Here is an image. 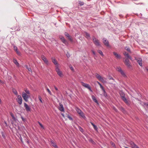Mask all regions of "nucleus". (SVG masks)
Instances as JSON below:
<instances>
[{"mask_svg":"<svg viewBox=\"0 0 148 148\" xmlns=\"http://www.w3.org/2000/svg\"><path fill=\"white\" fill-rule=\"evenodd\" d=\"M85 88L88 89L90 90V91H91V92H92V90L91 89V88L90 86V85H89V84H88L87 86H86V87Z\"/></svg>","mask_w":148,"mask_h":148,"instance_id":"obj_27","label":"nucleus"},{"mask_svg":"<svg viewBox=\"0 0 148 148\" xmlns=\"http://www.w3.org/2000/svg\"><path fill=\"white\" fill-rule=\"evenodd\" d=\"M24 106L25 107L26 111L27 112L30 111L31 110L30 107L28 105L25 103H24Z\"/></svg>","mask_w":148,"mask_h":148,"instance_id":"obj_11","label":"nucleus"},{"mask_svg":"<svg viewBox=\"0 0 148 148\" xmlns=\"http://www.w3.org/2000/svg\"><path fill=\"white\" fill-rule=\"evenodd\" d=\"M38 123L40 125V126L41 127V128H42L43 129H44V127L40 123L39 121H38Z\"/></svg>","mask_w":148,"mask_h":148,"instance_id":"obj_38","label":"nucleus"},{"mask_svg":"<svg viewBox=\"0 0 148 148\" xmlns=\"http://www.w3.org/2000/svg\"><path fill=\"white\" fill-rule=\"evenodd\" d=\"M76 110L77 112L79 114L82 111L78 107H76Z\"/></svg>","mask_w":148,"mask_h":148,"instance_id":"obj_25","label":"nucleus"},{"mask_svg":"<svg viewBox=\"0 0 148 148\" xmlns=\"http://www.w3.org/2000/svg\"><path fill=\"white\" fill-rule=\"evenodd\" d=\"M55 70L57 72V74L61 77H63V75L61 71H60L59 68V66L58 65H56V66Z\"/></svg>","mask_w":148,"mask_h":148,"instance_id":"obj_3","label":"nucleus"},{"mask_svg":"<svg viewBox=\"0 0 148 148\" xmlns=\"http://www.w3.org/2000/svg\"><path fill=\"white\" fill-rule=\"evenodd\" d=\"M16 52L17 54L18 55H20V53L18 50L16 51Z\"/></svg>","mask_w":148,"mask_h":148,"instance_id":"obj_51","label":"nucleus"},{"mask_svg":"<svg viewBox=\"0 0 148 148\" xmlns=\"http://www.w3.org/2000/svg\"><path fill=\"white\" fill-rule=\"evenodd\" d=\"M79 4L80 6H82L84 4V3L83 2L79 1Z\"/></svg>","mask_w":148,"mask_h":148,"instance_id":"obj_41","label":"nucleus"},{"mask_svg":"<svg viewBox=\"0 0 148 148\" xmlns=\"http://www.w3.org/2000/svg\"><path fill=\"white\" fill-rule=\"evenodd\" d=\"M111 145L112 146L115 147V145L114 143H112Z\"/></svg>","mask_w":148,"mask_h":148,"instance_id":"obj_56","label":"nucleus"},{"mask_svg":"<svg viewBox=\"0 0 148 148\" xmlns=\"http://www.w3.org/2000/svg\"><path fill=\"white\" fill-rule=\"evenodd\" d=\"M103 40L104 44L107 47H109V44L108 40L105 38H103Z\"/></svg>","mask_w":148,"mask_h":148,"instance_id":"obj_10","label":"nucleus"},{"mask_svg":"<svg viewBox=\"0 0 148 148\" xmlns=\"http://www.w3.org/2000/svg\"><path fill=\"white\" fill-rule=\"evenodd\" d=\"M67 118L69 119V120H73L72 118L70 116H69V115H67Z\"/></svg>","mask_w":148,"mask_h":148,"instance_id":"obj_43","label":"nucleus"},{"mask_svg":"<svg viewBox=\"0 0 148 148\" xmlns=\"http://www.w3.org/2000/svg\"><path fill=\"white\" fill-rule=\"evenodd\" d=\"M97 52L102 56H104V55L101 51L100 50H98Z\"/></svg>","mask_w":148,"mask_h":148,"instance_id":"obj_30","label":"nucleus"},{"mask_svg":"<svg viewBox=\"0 0 148 148\" xmlns=\"http://www.w3.org/2000/svg\"><path fill=\"white\" fill-rule=\"evenodd\" d=\"M113 109L114 110L116 111V112H118V110H117L114 107L113 108Z\"/></svg>","mask_w":148,"mask_h":148,"instance_id":"obj_52","label":"nucleus"},{"mask_svg":"<svg viewBox=\"0 0 148 148\" xmlns=\"http://www.w3.org/2000/svg\"><path fill=\"white\" fill-rule=\"evenodd\" d=\"M2 134V136L4 138H5V135L3 134V132H1Z\"/></svg>","mask_w":148,"mask_h":148,"instance_id":"obj_54","label":"nucleus"},{"mask_svg":"<svg viewBox=\"0 0 148 148\" xmlns=\"http://www.w3.org/2000/svg\"><path fill=\"white\" fill-rule=\"evenodd\" d=\"M108 78L109 79H112L114 82H115V80L111 76H108Z\"/></svg>","mask_w":148,"mask_h":148,"instance_id":"obj_32","label":"nucleus"},{"mask_svg":"<svg viewBox=\"0 0 148 148\" xmlns=\"http://www.w3.org/2000/svg\"><path fill=\"white\" fill-rule=\"evenodd\" d=\"M16 100L19 105H21L22 103V99L21 96L20 95L17 96Z\"/></svg>","mask_w":148,"mask_h":148,"instance_id":"obj_7","label":"nucleus"},{"mask_svg":"<svg viewBox=\"0 0 148 148\" xmlns=\"http://www.w3.org/2000/svg\"><path fill=\"white\" fill-rule=\"evenodd\" d=\"M92 98L94 101L97 104H99V103L97 101V99L95 97L92 95Z\"/></svg>","mask_w":148,"mask_h":148,"instance_id":"obj_16","label":"nucleus"},{"mask_svg":"<svg viewBox=\"0 0 148 148\" xmlns=\"http://www.w3.org/2000/svg\"><path fill=\"white\" fill-rule=\"evenodd\" d=\"M95 75L97 79L101 81L103 83H105L106 82V78L102 77L101 75L97 73L95 74Z\"/></svg>","mask_w":148,"mask_h":148,"instance_id":"obj_2","label":"nucleus"},{"mask_svg":"<svg viewBox=\"0 0 148 148\" xmlns=\"http://www.w3.org/2000/svg\"><path fill=\"white\" fill-rule=\"evenodd\" d=\"M0 83H2V84H4V82L3 81H2L1 80H0Z\"/></svg>","mask_w":148,"mask_h":148,"instance_id":"obj_59","label":"nucleus"},{"mask_svg":"<svg viewBox=\"0 0 148 148\" xmlns=\"http://www.w3.org/2000/svg\"><path fill=\"white\" fill-rule=\"evenodd\" d=\"M126 65L129 68H130L132 67L131 65L130 64V62H127L125 63Z\"/></svg>","mask_w":148,"mask_h":148,"instance_id":"obj_23","label":"nucleus"},{"mask_svg":"<svg viewBox=\"0 0 148 148\" xmlns=\"http://www.w3.org/2000/svg\"><path fill=\"white\" fill-rule=\"evenodd\" d=\"M14 50L16 51L17 50H18V49H17V47L15 46H14Z\"/></svg>","mask_w":148,"mask_h":148,"instance_id":"obj_46","label":"nucleus"},{"mask_svg":"<svg viewBox=\"0 0 148 148\" xmlns=\"http://www.w3.org/2000/svg\"><path fill=\"white\" fill-rule=\"evenodd\" d=\"M54 88L56 90H58V88H57V87H56L55 86H54Z\"/></svg>","mask_w":148,"mask_h":148,"instance_id":"obj_57","label":"nucleus"},{"mask_svg":"<svg viewBox=\"0 0 148 148\" xmlns=\"http://www.w3.org/2000/svg\"><path fill=\"white\" fill-rule=\"evenodd\" d=\"M137 62L138 63L139 65L140 66H142V60L141 59H139L137 60Z\"/></svg>","mask_w":148,"mask_h":148,"instance_id":"obj_21","label":"nucleus"},{"mask_svg":"<svg viewBox=\"0 0 148 148\" xmlns=\"http://www.w3.org/2000/svg\"><path fill=\"white\" fill-rule=\"evenodd\" d=\"M45 87L46 88V90H47V91L48 92L49 94H50V95H51L52 94H51V91H50L49 89L47 87V86H45Z\"/></svg>","mask_w":148,"mask_h":148,"instance_id":"obj_31","label":"nucleus"},{"mask_svg":"<svg viewBox=\"0 0 148 148\" xmlns=\"http://www.w3.org/2000/svg\"><path fill=\"white\" fill-rule=\"evenodd\" d=\"M21 118L23 121H24L25 120V119L23 118V117H21Z\"/></svg>","mask_w":148,"mask_h":148,"instance_id":"obj_61","label":"nucleus"},{"mask_svg":"<svg viewBox=\"0 0 148 148\" xmlns=\"http://www.w3.org/2000/svg\"><path fill=\"white\" fill-rule=\"evenodd\" d=\"M90 123L93 126L94 129L95 130H98V128L97 126L92 122H90Z\"/></svg>","mask_w":148,"mask_h":148,"instance_id":"obj_20","label":"nucleus"},{"mask_svg":"<svg viewBox=\"0 0 148 148\" xmlns=\"http://www.w3.org/2000/svg\"><path fill=\"white\" fill-rule=\"evenodd\" d=\"M103 95L105 97H106L107 96V94L105 90L103 91Z\"/></svg>","mask_w":148,"mask_h":148,"instance_id":"obj_39","label":"nucleus"},{"mask_svg":"<svg viewBox=\"0 0 148 148\" xmlns=\"http://www.w3.org/2000/svg\"><path fill=\"white\" fill-rule=\"evenodd\" d=\"M59 105L58 109L61 112H64V109L63 105L61 103H60Z\"/></svg>","mask_w":148,"mask_h":148,"instance_id":"obj_14","label":"nucleus"},{"mask_svg":"<svg viewBox=\"0 0 148 148\" xmlns=\"http://www.w3.org/2000/svg\"><path fill=\"white\" fill-rule=\"evenodd\" d=\"M128 53H127L126 52H124L123 53V54L125 56L127 54H128Z\"/></svg>","mask_w":148,"mask_h":148,"instance_id":"obj_58","label":"nucleus"},{"mask_svg":"<svg viewBox=\"0 0 148 148\" xmlns=\"http://www.w3.org/2000/svg\"><path fill=\"white\" fill-rule=\"evenodd\" d=\"M85 34L86 37L87 38L90 37V34L87 32H85Z\"/></svg>","mask_w":148,"mask_h":148,"instance_id":"obj_33","label":"nucleus"},{"mask_svg":"<svg viewBox=\"0 0 148 148\" xmlns=\"http://www.w3.org/2000/svg\"><path fill=\"white\" fill-rule=\"evenodd\" d=\"M14 63L17 66H18L19 65V64L17 60L15 59H14L13 60Z\"/></svg>","mask_w":148,"mask_h":148,"instance_id":"obj_18","label":"nucleus"},{"mask_svg":"<svg viewBox=\"0 0 148 148\" xmlns=\"http://www.w3.org/2000/svg\"><path fill=\"white\" fill-rule=\"evenodd\" d=\"M11 115L14 120H15L16 119V118L14 117V116L12 114H11Z\"/></svg>","mask_w":148,"mask_h":148,"instance_id":"obj_47","label":"nucleus"},{"mask_svg":"<svg viewBox=\"0 0 148 148\" xmlns=\"http://www.w3.org/2000/svg\"><path fill=\"white\" fill-rule=\"evenodd\" d=\"M61 115L62 116H63V117H64V114H63L62 113V114H61Z\"/></svg>","mask_w":148,"mask_h":148,"instance_id":"obj_63","label":"nucleus"},{"mask_svg":"<svg viewBox=\"0 0 148 148\" xmlns=\"http://www.w3.org/2000/svg\"><path fill=\"white\" fill-rule=\"evenodd\" d=\"M100 87L101 89L103 91L105 90L104 89V88H103L102 86H101Z\"/></svg>","mask_w":148,"mask_h":148,"instance_id":"obj_48","label":"nucleus"},{"mask_svg":"<svg viewBox=\"0 0 148 148\" xmlns=\"http://www.w3.org/2000/svg\"><path fill=\"white\" fill-rule=\"evenodd\" d=\"M128 58H127L124 60V62L125 63L129 62V61L128 60Z\"/></svg>","mask_w":148,"mask_h":148,"instance_id":"obj_44","label":"nucleus"},{"mask_svg":"<svg viewBox=\"0 0 148 148\" xmlns=\"http://www.w3.org/2000/svg\"><path fill=\"white\" fill-rule=\"evenodd\" d=\"M113 54L115 56L117 59L118 60L121 59V57L120 55L115 52H113Z\"/></svg>","mask_w":148,"mask_h":148,"instance_id":"obj_9","label":"nucleus"},{"mask_svg":"<svg viewBox=\"0 0 148 148\" xmlns=\"http://www.w3.org/2000/svg\"><path fill=\"white\" fill-rule=\"evenodd\" d=\"M26 68L28 69V71H29L30 72H32V69H31V68L28 67L27 66H26Z\"/></svg>","mask_w":148,"mask_h":148,"instance_id":"obj_42","label":"nucleus"},{"mask_svg":"<svg viewBox=\"0 0 148 148\" xmlns=\"http://www.w3.org/2000/svg\"><path fill=\"white\" fill-rule=\"evenodd\" d=\"M41 57L45 63L47 64H48V62L47 60L44 55H42Z\"/></svg>","mask_w":148,"mask_h":148,"instance_id":"obj_13","label":"nucleus"},{"mask_svg":"<svg viewBox=\"0 0 148 148\" xmlns=\"http://www.w3.org/2000/svg\"><path fill=\"white\" fill-rule=\"evenodd\" d=\"M60 38L62 42L64 44L66 45H67L68 44V42L64 38V37L62 36H60L59 37Z\"/></svg>","mask_w":148,"mask_h":148,"instance_id":"obj_5","label":"nucleus"},{"mask_svg":"<svg viewBox=\"0 0 148 148\" xmlns=\"http://www.w3.org/2000/svg\"><path fill=\"white\" fill-rule=\"evenodd\" d=\"M146 69V70L147 71H148V69H147V68H146V69Z\"/></svg>","mask_w":148,"mask_h":148,"instance_id":"obj_64","label":"nucleus"},{"mask_svg":"<svg viewBox=\"0 0 148 148\" xmlns=\"http://www.w3.org/2000/svg\"><path fill=\"white\" fill-rule=\"evenodd\" d=\"M22 96L23 99L26 102L28 101V99L30 97L29 95L27 94L24 92H23L22 93Z\"/></svg>","mask_w":148,"mask_h":148,"instance_id":"obj_4","label":"nucleus"},{"mask_svg":"<svg viewBox=\"0 0 148 148\" xmlns=\"http://www.w3.org/2000/svg\"><path fill=\"white\" fill-rule=\"evenodd\" d=\"M78 128L79 130L82 132L83 133L84 132V130L80 126H79L78 127Z\"/></svg>","mask_w":148,"mask_h":148,"instance_id":"obj_35","label":"nucleus"},{"mask_svg":"<svg viewBox=\"0 0 148 148\" xmlns=\"http://www.w3.org/2000/svg\"><path fill=\"white\" fill-rule=\"evenodd\" d=\"M79 114L84 119V118H86V116H85V115L84 114V113L82 112H80V113H79Z\"/></svg>","mask_w":148,"mask_h":148,"instance_id":"obj_22","label":"nucleus"},{"mask_svg":"<svg viewBox=\"0 0 148 148\" xmlns=\"http://www.w3.org/2000/svg\"><path fill=\"white\" fill-rule=\"evenodd\" d=\"M69 40L71 42H73V40L71 37L69 35L68 37H67Z\"/></svg>","mask_w":148,"mask_h":148,"instance_id":"obj_34","label":"nucleus"},{"mask_svg":"<svg viewBox=\"0 0 148 148\" xmlns=\"http://www.w3.org/2000/svg\"><path fill=\"white\" fill-rule=\"evenodd\" d=\"M64 35L67 37H68L70 35L67 32H65L64 33Z\"/></svg>","mask_w":148,"mask_h":148,"instance_id":"obj_45","label":"nucleus"},{"mask_svg":"<svg viewBox=\"0 0 148 148\" xmlns=\"http://www.w3.org/2000/svg\"><path fill=\"white\" fill-rule=\"evenodd\" d=\"M125 56L127 57V58H129L131 60H132V57L129 55L128 53Z\"/></svg>","mask_w":148,"mask_h":148,"instance_id":"obj_29","label":"nucleus"},{"mask_svg":"<svg viewBox=\"0 0 148 148\" xmlns=\"http://www.w3.org/2000/svg\"><path fill=\"white\" fill-rule=\"evenodd\" d=\"M119 94L122 100L127 104H129V103L125 97L124 93L122 91H120Z\"/></svg>","mask_w":148,"mask_h":148,"instance_id":"obj_1","label":"nucleus"},{"mask_svg":"<svg viewBox=\"0 0 148 148\" xmlns=\"http://www.w3.org/2000/svg\"><path fill=\"white\" fill-rule=\"evenodd\" d=\"M25 93L29 95H30V93L29 91L27 88H26L25 89Z\"/></svg>","mask_w":148,"mask_h":148,"instance_id":"obj_28","label":"nucleus"},{"mask_svg":"<svg viewBox=\"0 0 148 148\" xmlns=\"http://www.w3.org/2000/svg\"><path fill=\"white\" fill-rule=\"evenodd\" d=\"M70 69H71V70L72 71H73L74 70V69H73V66H71L70 67Z\"/></svg>","mask_w":148,"mask_h":148,"instance_id":"obj_60","label":"nucleus"},{"mask_svg":"<svg viewBox=\"0 0 148 148\" xmlns=\"http://www.w3.org/2000/svg\"><path fill=\"white\" fill-rule=\"evenodd\" d=\"M81 83H82V85L83 86L85 87H86V86H87L88 85V84L85 83L83 82H82Z\"/></svg>","mask_w":148,"mask_h":148,"instance_id":"obj_36","label":"nucleus"},{"mask_svg":"<svg viewBox=\"0 0 148 148\" xmlns=\"http://www.w3.org/2000/svg\"><path fill=\"white\" fill-rule=\"evenodd\" d=\"M52 61L54 63V64L56 65H56H58V63L56 60L55 59H53V58H52Z\"/></svg>","mask_w":148,"mask_h":148,"instance_id":"obj_26","label":"nucleus"},{"mask_svg":"<svg viewBox=\"0 0 148 148\" xmlns=\"http://www.w3.org/2000/svg\"><path fill=\"white\" fill-rule=\"evenodd\" d=\"M100 87L101 89L103 91L105 90L104 89V88H103L102 86H101Z\"/></svg>","mask_w":148,"mask_h":148,"instance_id":"obj_49","label":"nucleus"},{"mask_svg":"<svg viewBox=\"0 0 148 148\" xmlns=\"http://www.w3.org/2000/svg\"><path fill=\"white\" fill-rule=\"evenodd\" d=\"M38 99H39V100L42 103H43V101H42V98L40 96H39Z\"/></svg>","mask_w":148,"mask_h":148,"instance_id":"obj_40","label":"nucleus"},{"mask_svg":"<svg viewBox=\"0 0 148 148\" xmlns=\"http://www.w3.org/2000/svg\"><path fill=\"white\" fill-rule=\"evenodd\" d=\"M50 142L53 147H54L55 148H58L57 146L56 145V143H54L53 140H51L50 141Z\"/></svg>","mask_w":148,"mask_h":148,"instance_id":"obj_15","label":"nucleus"},{"mask_svg":"<svg viewBox=\"0 0 148 148\" xmlns=\"http://www.w3.org/2000/svg\"><path fill=\"white\" fill-rule=\"evenodd\" d=\"M12 90L13 92L15 94V95H18V93L17 91L14 88H12Z\"/></svg>","mask_w":148,"mask_h":148,"instance_id":"obj_24","label":"nucleus"},{"mask_svg":"<svg viewBox=\"0 0 148 148\" xmlns=\"http://www.w3.org/2000/svg\"><path fill=\"white\" fill-rule=\"evenodd\" d=\"M93 40L94 43L97 46H100V44L99 40L97 38H93Z\"/></svg>","mask_w":148,"mask_h":148,"instance_id":"obj_8","label":"nucleus"},{"mask_svg":"<svg viewBox=\"0 0 148 148\" xmlns=\"http://www.w3.org/2000/svg\"><path fill=\"white\" fill-rule=\"evenodd\" d=\"M117 71L120 73L123 77H127L125 74L120 67H119L117 68Z\"/></svg>","mask_w":148,"mask_h":148,"instance_id":"obj_6","label":"nucleus"},{"mask_svg":"<svg viewBox=\"0 0 148 148\" xmlns=\"http://www.w3.org/2000/svg\"><path fill=\"white\" fill-rule=\"evenodd\" d=\"M100 87L101 89L103 91L105 90L104 89V88H103L102 86H101Z\"/></svg>","mask_w":148,"mask_h":148,"instance_id":"obj_50","label":"nucleus"},{"mask_svg":"<svg viewBox=\"0 0 148 148\" xmlns=\"http://www.w3.org/2000/svg\"><path fill=\"white\" fill-rule=\"evenodd\" d=\"M20 140L21 141V142L22 143H23V140H22V138L21 137V136H20Z\"/></svg>","mask_w":148,"mask_h":148,"instance_id":"obj_62","label":"nucleus"},{"mask_svg":"<svg viewBox=\"0 0 148 148\" xmlns=\"http://www.w3.org/2000/svg\"><path fill=\"white\" fill-rule=\"evenodd\" d=\"M97 83L100 86V87L101 86H102V85L99 82L97 81Z\"/></svg>","mask_w":148,"mask_h":148,"instance_id":"obj_53","label":"nucleus"},{"mask_svg":"<svg viewBox=\"0 0 148 148\" xmlns=\"http://www.w3.org/2000/svg\"><path fill=\"white\" fill-rule=\"evenodd\" d=\"M88 140L92 144L95 145V142L91 138H89L88 139Z\"/></svg>","mask_w":148,"mask_h":148,"instance_id":"obj_19","label":"nucleus"},{"mask_svg":"<svg viewBox=\"0 0 148 148\" xmlns=\"http://www.w3.org/2000/svg\"><path fill=\"white\" fill-rule=\"evenodd\" d=\"M130 144L132 148H139L138 146L133 142L131 141L130 142Z\"/></svg>","mask_w":148,"mask_h":148,"instance_id":"obj_12","label":"nucleus"},{"mask_svg":"<svg viewBox=\"0 0 148 148\" xmlns=\"http://www.w3.org/2000/svg\"><path fill=\"white\" fill-rule=\"evenodd\" d=\"M125 49L128 52H131L130 49L129 47H125Z\"/></svg>","mask_w":148,"mask_h":148,"instance_id":"obj_37","label":"nucleus"},{"mask_svg":"<svg viewBox=\"0 0 148 148\" xmlns=\"http://www.w3.org/2000/svg\"><path fill=\"white\" fill-rule=\"evenodd\" d=\"M141 104L144 107L148 108V102H143Z\"/></svg>","mask_w":148,"mask_h":148,"instance_id":"obj_17","label":"nucleus"},{"mask_svg":"<svg viewBox=\"0 0 148 148\" xmlns=\"http://www.w3.org/2000/svg\"><path fill=\"white\" fill-rule=\"evenodd\" d=\"M92 53L94 55H96V53H95V52L93 50H92Z\"/></svg>","mask_w":148,"mask_h":148,"instance_id":"obj_55","label":"nucleus"}]
</instances>
